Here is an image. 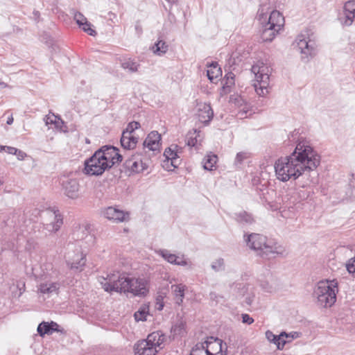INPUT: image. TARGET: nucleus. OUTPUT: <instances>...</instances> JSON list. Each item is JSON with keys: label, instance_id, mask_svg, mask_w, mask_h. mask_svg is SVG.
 Returning <instances> with one entry per match:
<instances>
[{"label": "nucleus", "instance_id": "nucleus-1", "mask_svg": "<svg viewBox=\"0 0 355 355\" xmlns=\"http://www.w3.org/2000/svg\"><path fill=\"white\" fill-rule=\"evenodd\" d=\"M320 163V156L311 146L298 144L290 155L275 162L276 176L282 182L295 180L306 171L315 170Z\"/></svg>", "mask_w": 355, "mask_h": 355}, {"label": "nucleus", "instance_id": "nucleus-49", "mask_svg": "<svg viewBox=\"0 0 355 355\" xmlns=\"http://www.w3.org/2000/svg\"><path fill=\"white\" fill-rule=\"evenodd\" d=\"M245 103H246V101L241 96H238L234 98V103L238 107V108L243 107V105Z\"/></svg>", "mask_w": 355, "mask_h": 355}, {"label": "nucleus", "instance_id": "nucleus-19", "mask_svg": "<svg viewBox=\"0 0 355 355\" xmlns=\"http://www.w3.org/2000/svg\"><path fill=\"white\" fill-rule=\"evenodd\" d=\"M161 135L157 131L150 132L144 141V148H148L150 150H159L160 146Z\"/></svg>", "mask_w": 355, "mask_h": 355}, {"label": "nucleus", "instance_id": "nucleus-4", "mask_svg": "<svg viewBox=\"0 0 355 355\" xmlns=\"http://www.w3.org/2000/svg\"><path fill=\"white\" fill-rule=\"evenodd\" d=\"M338 291V282L336 279H324L320 281L315 286L313 295L317 300L318 306L327 308L336 302Z\"/></svg>", "mask_w": 355, "mask_h": 355}, {"label": "nucleus", "instance_id": "nucleus-25", "mask_svg": "<svg viewBox=\"0 0 355 355\" xmlns=\"http://www.w3.org/2000/svg\"><path fill=\"white\" fill-rule=\"evenodd\" d=\"M221 75L222 71L217 62H212L207 65V76L210 81L217 80Z\"/></svg>", "mask_w": 355, "mask_h": 355}, {"label": "nucleus", "instance_id": "nucleus-5", "mask_svg": "<svg viewBox=\"0 0 355 355\" xmlns=\"http://www.w3.org/2000/svg\"><path fill=\"white\" fill-rule=\"evenodd\" d=\"M166 336L157 331L150 334L146 339L138 341L134 345L135 355H155L164 347Z\"/></svg>", "mask_w": 355, "mask_h": 355}, {"label": "nucleus", "instance_id": "nucleus-6", "mask_svg": "<svg viewBox=\"0 0 355 355\" xmlns=\"http://www.w3.org/2000/svg\"><path fill=\"white\" fill-rule=\"evenodd\" d=\"M251 71L255 76V92L259 96H264L268 93L270 69L263 62H259L254 64Z\"/></svg>", "mask_w": 355, "mask_h": 355}, {"label": "nucleus", "instance_id": "nucleus-8", "mask_svg": "<svg viewBox=\"0 0 355 355\" xmlns=\"http://www.w3.org/2000/svg\"><path fill=\"white\" fill-rule=\"evenodd\" d=\"M103 156L100 151H96L92 157L85 160V173L90 175H100L109 169L110 165L105 162Z\"/></svg>", "mask_w": 355, "mask_h": 355}, {"label": "nucleus", "instance_id": "nucleus-51", "mask_svg": "<svg viewBox=\"0 0 355 355\" xmlns=\"http://www.w3.org/2000/svg\"><path fill=\"white\" fill-rule=\"evenodd\" d=\"M19 160H23L26 156V154L21 150L17 149V152L15 154Z\"/></svg>", "mask_w": 355, "mask_h": 355}, {"label": "nucleus", "instance_id": "nucleus-56", "mask_svg": "<svg viewBox=\"0 0 355 355\" xmlns=\"http://www.w3.org/2000/svg\"><path fill=\"white\" fill-rule=\"evenodd\" d=\"M228 62H229V64H230V66H231V64H233V63H234V62H232V58H230V60H229Z\"/></svg>", "mask_w": 355, "mask_h": 355}, {"label": "nucleus", "instance_id": "nucleus-22", "mask_svg": "<svg viewBox=\"0 0 355 355\" xmlns=\"http://www.w3.org/2000/svg\"><path fill=\"white\" fill-rule=\"evenodd\" d=\"M345 14V20L342 23L345 26L352 25L355 17V1L351 0L345 3L344 6Z\"/></svg>", "mask_w": 355, "mask_h": 355}, {"label": "nucleus", "instance_id": "nucleus-30", "mask_svg": "<svg viewBox=\"0 0 355 355\" xmlns=\"http://www.w3.org/2000/svg\"><path fill=\"white\" fill-rule=\"evenodd\" d=\"M155 253L161 256L165 261H166L169 263L175 265L177 257L176 254H172L169 250L166 249L157 250H155Z\"/></svg>", "mask_w": 355, "mask_h": 355}, {"label": "nucleus", "instance_id": "nucleus-12", "mask_svg": "<svg viewBox=\"0 0 355 355\" xmlns=\"http://www.w3.org/2000/svg\"><path fill=\"white\" fill-rule=\"evenodd\" d=\"M96 151H100L101 155H103L105 162L110 165L109 168L123 160V156L119 154V149L113 146H104Z\"/></svg>", "mask_w": 355, "mask_h": 355}, {"label": "nucleus", "instance_id": "nucleus-24", "mask_svg": "<svg viewBox=\"0 0 355 355\" xmlns=\"http://www.w3.org/2000/svg\"><path fill=\"white\" fill-rule=\"evenodd\" d=\"M59 288V284L55 282H44L40 283L38 287L39 291L45 295H51L53 293H55Z\"/></svg>", "mask_w": 355, "mask_h": 355}, {"label": "nucleus", "instance_id": "nucleus-38", "mask_svg": "<svg viewBox=\"0 0 355 355\" xmlns=\"http://www.w3.org/2000/svg\"><path fill=\"white\" fill-rule=\"evenodd\" d=\"M211 268L215 272H220L225 270V261L223 258H218L212 261Z\"/></svg>", "mask_w": 355, "mask_h": 355}, {"label": "nucleus", "instance_id": "nucleus-7", "mask_svg": "<svg viewBox=\"0 0 355 355\" xmlns=\"http://www.w3.org/2000/svg\"><path fill=\"white\" fill-rule=\"evenodd\" d=\"M65 261L68 268L72 270L80 272L86 263V255L78 244H69Z\"/></svg>", "mask_w": 355, "mask_h": 355}, {"label": "nucleus", "instance_id": "nucleus-47", "mask_svg": "<svg viewBox=\"0 0 355 355\" xmlns=\"http://www.w3.org/2000/svg\"><path fill=\"white\" fill-rule=\"evenodd\" d=\"M277 336L278 335H275L272 331L269 330L266 332V337L270 343H273L275 345L277 343Z\"/></svg>", "mask_w": 355, "mask_h": 355}, {"label": "nucleus", "instance_id": "nucleus-50", "mask_svg": "<svg viewBox=\"0 0 355 355\" xmlns=\"http://www.w3.org/2000/svg\"><path fill=\"white\" fill-rule=\"evenodd\" d=\"M209 296L210 300L212 301H215L216 303H218L220 302V300L222 299V297L215 292H211Z\"/></svg>", "mask_w": 355, "mask_h": 355}, {"label": "nucleus", "instance_id": "nucleus-42", "mask_svg": "<svg viewBox=\"0 0 355 355\" xmlns=\"http://www.w3.org/2000/svg\"><path fill=\"white\" fill-rule=\"evenodd\" d=\"M175 265L181 266H189V268H191V263L185 259L184 255L183 254L181 256L177 255Z\"/></svg>", "mask_w": 355, "mask_h": 355}, {"label": "nucleus", "instance_id": "nucleus-9", "mask_svg": "<svg viewBox=\"0 0 355 355\" xmlns=\"http://www.w3.org/2000/svg\"><path fill=\"white\" fill-rule=\"evenodd\" d=\"M221 350L220 340L211 337L210 340L197 343L190 355H216L217 350Z\"/></svg>", "mask_w": 355, "mask_h": 355}, {"label": "nucleus", "instance_id": "nucleus-29", "mask_svg": "<svg viewBox=\"0 0 355 355\" xmlns=\"http://www.w3.org/2000/svg\"><path fill=\"white\" fill-rule=\"evenodd\" d=\"M121 66L123 69L128 70L130 73H135L138 71L140 65L131 58H124L121 60Z\"/></svg>", "mask_w": 355, "mask_h": 355}, {"label": "nucleus", "instance_id": "nucleus-33", "mask_svg": "<svg viewBox=\"0 0 355 355\" xmlns=\"http://www.w3.org/2000/svg\"><path fill=\"white\" fill-rule=\"evenodd\" d=\"M218 157L214 154L207 155L203 159V167L205 170L211 171L215 166Z\"/></svg>", "mask_w": 355, "mask_h": 355}, {"label": "nucleus", "instance_id": "nucleus-28", "mask_svg": "<svg viewBox=\"0 0 355 355\" xmlns=\"http://www.w3.org/2000/svg\"><path fill=\"white\" fill-rule=\"evenodd\" d=\"M262 31L261 37L263 42H271L279 33V31L274 29L272 27H268L266 24H262Z\"/></svg>", "mask_w": 355, "mask_h": 355}, {"label": "nucleus", "instance_id": "nucleus-16", "mask_svg": "<svg viewBox=\"0 0 355 355\" xmlns=\"http://www.w3.org/2000/svg\"><path fill=\"white\" fill-rule=\"evenodd\" d=\"M197 115L198 120L201 123L208 124L214 116V112L209 104L206 103H198Z\"/></svg>", "mask_w": 355, "mask_h": 355}, {"label": "nucleus", "instance_id": "nucleus-20", "mask_svg": "<svg viewBox=\"0 0 355 355\" xmlns=\"http://www.w3.org/2000/svg\"><path fill=\"white\" fill-rule=\"evenodd\" d=\"M264 24L280 31L284 24V18L279 11L273 10L270 12L268 21Z\"/></svg>", "mask_w": 355, "mask_h": 355}, {"label": "nucleus", "instance_id": "nucleus-17", "mask_svg": "<svg viewBox=\"0 0 355 355\" xmlns=\"http://www.w3.org/2000/svg\"><path fill=\"white\" fill-rule=\"evenodd\" d=\"M139 157V155L137 154L126 159L125 162V166L129 168L133 172L139 173L144 171L147 168L148 165Z\"/></svg>", "mask_w": 355, "mask_h": 355}, {"label": "nucleus", "instance_id": "nucleus-44", "mask_svg": "<svg viewBox=\"0 0 355 355\" xmlns=\"http://www.w3.org/2000/svg\"><path fill=\"white\" fill-rule=\"evenodd\" d=\"M257 17L262 24H265V22L266 21L267 16L264 6H261L259 8L257 12Z\"/></svg>", "mask_w": 355, "mask_h": 355}, {"label": "nucleus", "instance_id": "nucleus-41", "mask_svg": "<svg viewBox=\"0 0 355 355\" xmlns=\"http://www.w3.org/2000/svg\"><path fill=\"white\" fill-rule=\"evenodd\" d=\"M248 157V153L245 152H240L236 154L235 160H234V165L236 166H239Z\"/></svg>", "mask_w": 355, "mask_h": 355}, {"label": "nucleus", "instance_id": "nucleus-13", "mask_svg": "<svg viewBox=\"0 0 355 355\" xmlns=\"http://www.w3.org/2000/svg\"><path fill=\"white\" fill-rule=\"evenodd\" d=\"M297 46L302 54V59L308 62L315 54L314 44L307 40L304 35H300L296 39Z\"/></svg>", "mask_w": 355, "mask_h": 355}, {"label": "nucleus", "instance_id": "nucleus-23", "mask_svg": "<svg viewBox=\"0 0 355 355\" xmlns=\"http://www.w3.org/2000/svg\"><path fill=\"white\" fill-rule=\"evenodd\" d=\"M187 286L182 284H174L171 286V290L174 295L175 300L177 304L182 305L184 298V291Z\"/></svg>", "mask_w": 355, "mask_h": 355}, {"label": "nucleus", "instance_id": "nucleus-32", "mask_svg": "<svg viewBox=\"0 0 355 355\" xmlns=\"http://www.w3.org/2000/svg\"><path fill=\"white\" fill-rule=\"evenodd\" d=\"M172 332L175 336H182L186 333V322L180 319L172 327Z\"/></svg>", "mask_w": 355, "mask_h": 355}, {"label": "nucleus", "instance_id": "nucleus-3", "mask_svg": "<svg viewBox=\"0 0 355 355\" xmlns=\"http://www.w3.org/2000/svg\"><path fill=\"white\" fill-rule=\"evenodd\" d=\"M244 241L247 246L262 257L283 254L284 248L266 236L257 233L244 234Z\"/></svg>", "mask_w": 355, "mask_h": 355}, {"label": "nucleus", "instance_id": "nucleus-36", "mask_svg": "<svg viewBox=\"0 0 355 355\" xmlns=\"http://www.w3.org/2000/svg\"><path fill=\"white\" fill-rule=\"evenodd\" d=\"M148 315V307L146 306H142L135 313V318L137 321H144L146 320V318Z\"/></svg>", "mask_w": 355, "mask_h": 355}, {"label": "nucleus", "instance_id": "nucleus-26", "mask_svg": "<svg viewBox=\"0 0 355 355\" xmlns=\"http://www.w3.org/2000/svg\"><path fill=\"white\" fill-rule=\"evenodd\" d=\"M235 75L232 72H227L222 80V92L223 94H228L231 91V88L235 83Z\"/></svg>", "mask_w": 355, "mask_h": 355}, {"label": "nucleus", "instance_id": "nucleus-55", "mask_svg": "<svg viewBox=\"0 0 355 355\" xmlns=\"http://www.w3.org/2000/svg\"><path fill=\"white\" fill-rule=\"evenodd\" d=\"M3 150H6V146L0 145V152H1Z\"/></svg>", "mask_w": 355, "mask_h": 355}, {"label": "nucleus", "instance_id": "nucleus-54", "mask_svg": "<svg viewBox=\"0 0 355 355\" xmlns=\"http://www.w3.org/2000/svg\"><path fill=\"white\" fill-rule=\"evenodd\" d=\"M12 123H13V117L12 116H10L8 118L6 123L8 125H11Z\"/></svg>", "mask_w": 355, "mask_h": 355}, {"label": "nucleus", "instance_id": "nucleus-48", "mask_svg": "<svg viewBox=\"0 0 355 355\" xmlns=\"http://www.w3.org/2000/svg\"><path fill=\"white\" fill-rule=\"evenodd\" d=\"M241 317H242V322L243 323H245L248 324H251L252 323L254 322V319L252 317H250L248 314H246V313L242 314Z\"/></svg>", "mask_w": 355, "mask_h": 355}, {"label": "nucleus", "instance_id": "nucleus-2", "mask_svg": "<svg viewBox=\"0 0 355 355\" xmlns=\"http://www.w3.org/2000/svg\"><path fill=\"white\" fill-rule=\"evenodd\" d=\"M98 280L105 291L109 293H130L135 296H145L148 293L145 278L129 277L116 272L101 276Z\"/></svg>", "mask_w": 355, "mask_h": 355}, {"label": "nucleus", "instance_id": "nucleus-35", "mask_svg": "<svg viewBox=\"0 0 355 355\" xmlns=\"http://www.w3.org/2000/svg\"><path fill=\"white\" fill-rule=\"evenodd\" d=\"M153 51L155 53L161 55L165 53L168 50V45L165 42L162 40H159L156 42L153 47Z\"/></svg>", "mask_w": 355, "mask_h": 355}, {"label": "nucleus", "instance_id": "nucleus-34", "mask_svg": "<svg viewBox=\"0 0 355 355\" xmlns=\"http://www.w3.org/2000/svg\"><path fill=\"white\" fill-rule=\"evenodd\" d=\"M287 338H293V336H290V335L287 334L285 332L281 333L277 336V340L275 345L278 349H283L285 344L287 342H289L291 340H287Z\"/></svg>", "mask_w": 355, "mask_h": 355}, {"label": "nucleus", "instance_id": "nucleus-53", "mask_svg": "<svg viewBox=\"0 0 355 355\" xmlns=\"http://www.w3.org/2000/svg\"><path fill=\"white\" fill-rule=\"evenodd\" d=\"M196 142V139L190 137L187 139V144L189 146H194Z\"/></svg>", "mask_w": 355, "mask_h": 355}, {"label": "nucleus", "instance_id": "nucleus-43", "mask_svg": "<svg viewBox=\"0 0 355 355\" xmlns=\"http://www.w3.org/2000/svg\"><path fill=\"white\" fill-rule=\"evenodd\" d=\"M311 193H313V191L310 188L304 189L302 187V189H300L298 192V198H300L301 200H306L309 198H311L310 196Z\"/></svg>", "mask_w": 355, "mask_h": 355}, {"label": "nucleus", "instance_id": "nucleus-10", "mask_svg": "<svg viewBox=\"0 0 355 355\" xmlns=\"http://www.w3.org/2000/svg\"><path fill=\"white\" fill-rule=\"evenodd\" d=\"M140 128V123L137 121L129 123L122 132L121 138V145L125 150L134 149L138 142V137L134 136V131Z\"/></svg>", "mask_w": 355, "mask_h": 355}, {"label": "nucleus", "instance_id": "nucleus-40", "mask_svg": "<svg viewBox=\"0 0 355 355\" xmlns=\"http://www.w3.org/2000/svg\"><path fill=\"white\" fill-rule=\"evenodd\" d=\"M85 32L88 33L89 35L94 36L96 35V32L91 28V23L87 20L78 25Z\"/></svg>", "mask_w": 355, "mask_h": 355}, {"label": "nucleus", "instance_id": "nucleus-21", "mask_svg": "<svg viewBox=\"0 0 355 355\" xmlns=\"http://www.w3.org/2000/svg\"><path fill=\"white\" fill-rule=\"evenodd\" d=\"M37 332L41 336L51 335L53 332H62L60 326L55 322H42L37 327Z\"/></svg>", "mask_w": 355, "mask_h": 355}, {"label": "nucleus", "instance_id": "nucleus-45", "mask_svg": "<svg viewBox=\"0 0 355 355\" xmlns=\"http://www.w3.org/2000/svg\"><path fill=\"white\" fill-rule=\"evenodd\" d=\"M249 111L250 105L246 102L243 107L239 108V114L241 117H247V114Z\"/></svg>", "mask_w": 355, "mask_h": 355}, {"label": "nucleus", "instance_id": "nucleus-11", "mask_svg": "<svg viewBox=\"0 0 355 355\" xmlns=\"http://www.w3.org/2000/svg\"><path fill=\"white\" fill-rule=\"evenodd\" d=\"M44 214L47 217L46 223L44 225L45 230L49 232H58L63 224V218L60 211L52 207L46 209Z\"/></svg>", "mask_w": 355, "mask_h": 355}, {"label": "nucleus", "instance_id": "nucleus-39", "mask_svg": "<svg viewBox=\"0 0 355 355\" xmlns=\"http://www.w3.org/2000/svg\"><path fill=\"white\" fill-rule=\"evenodd\" d=\"M44 120L46 125L54 124L56 127H58L60 122L62 123V121L60 117L51 113L45 116Z\"/></svg>", "mask_w": 355, "mask_h": 355}, {"label": "nucleus", "instance_id": "nucleus-46", "mask_svg": "<svg viewBox=\"0 0 355 355\" xmlns=\"http://www.w3.org/2000/svg\"><path fill=\"white\" fill-rule=\"evenodd\" d=\"M73 18L78 25L86 21L87 18L80 12H76L74 13Z\"/></svg>", "mask_w": 355, "mask_h": 355}, {"label": "nucleus", "instance_id": "nucleus-52", "mask_svg": "<svg viewBox=\"0 0 355 355\" xmlns=\"http://www.w3.org/2000/svg\"><path fill=\"white\" fill-rule=\"evenodd\" d=\"M6 152L11 155H15L17 152V148L10 146H6Z\"/></svg>", "mask_w": 355, "mask_h": 355}, {"label": "nucleus", "instance_id": "nucleus-31", "mask_svg": "<svg viewBox=\"0 0 355 355\" xmlns=\"http://www.w3.org/2000/svg\"><path fill=\"white\" fill-rule=\"evenodd\" d=\"M80 229H83V232H86V235L85 237H84V239L86 240L85 242L88 245V246L94 245L96 242V237L93 234H89L90 224L88 223H85L81 226H80ZM81 239H83V237H82Z\"/></svg>", "mask_w": 355, "mask_h": 355}, {"label": "nucleus", "instance_id": "nucleus-14", "mask_svg": "<svg viewBox=\"0 0 355 355\" xmlns=\"http://www.w3.org/2000/svg\"><path fill=\"white\" fill-rule=\"evenodd\" d=\"M102 215L110 220L119 223L128 218V213L114 207H108L101 211Z\"/></svg>", "mask_w": 355, "mask_h": 355}, {"label": "nucleus", "instance_id": "nucleus-18", "mask_svg": "<svg viewBox=\"0 0 355 355\" xmlns=\"http://www.w3.org/2000/svg\"><path fill=\"white\" fill-rule=\"evenodd\" d=\"M164 156L166 158L164 160L165 164H168L170 162L171 166L173 168H177L180 164L178 145H172L166 148L164 153Z\"/></svg>", "mask_w": 355, "mask_h": 355}, {"label": "nucleus", "instance_id": "nucleus-57", "mask_svg": "<svg viewBox=\"0 0 355 355\" xmlns=\"http://www.w3.org/2000/svg\"><path fill=\"white\" fill-rule=\"evenodd\" d=\"M0 85H2V86H3V87H6V84H5L4 83H0Z\"/></svg>", "mask_w": 355, "mask_h": 355}, {"label": "nucleus", "instance_id": "nucleus-27", "mask_svg": "<svg viewBox=\"0 0 355 355\" xmlns=\"http://www.w3.org/2000/svg\"><path fill=\"white\" fill-rule=\"evenodd\" d=\"M234 218L238 223L243 225H249L254 222L253 216L245 211L236 213Z\"/></svg>", "mask_w": 355, "mask_h": 355}, {"label": "nucleus", "instance_id": "nucleus-15", "mask_svg": "<svg viewBox=\"0 0 355 355\" xmlns=\"http://www.w3.org/2000/svg\"><path fill=\"white\" fill-rule=\"evenodd\" d=\"M61 182L66 195L70 198H76L79 189L78 180L76 178L64 176Z\"/></svg>", "mask_w": 355, "mask_h": 355}, {"label": "nucleus", "instance_id": "nucleus-37", "mask_svg": "<svg viewBox=\"0 0 355 355\" xmlns=\"http://www.w3.org/2000/svg\"><path fill=\"white\" fill-rule=\"evenodd\" d=\"M267 208L270 209L272 211H275L279 209V212L281 213V216L284 218H289L291 215L286 211L284 209H282V207L279 206L277 201H268L267 205H266Z\"/></svg>", "mask_w": 355, "mask_h": 355}]
</instances>
